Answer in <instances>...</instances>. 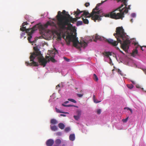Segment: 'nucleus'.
<instances>
[{
  "mask_svg": "<svg viewBox=\"0 0 146 146\" xmlns=\"http://www.w3.org/2000/svg\"><path fill=\"white\" fill-rule=\"evenodd\" d=\"M116 32V33H114L113 35L117 38V41L110 38L107 39L106 41L109 44L113 46H116L115 48L117 50H118L121 53L123 54L119 47L116 46L118 43H119L121 44V48L126 52L129 48L130 41L129 40L128 36L124 32V30L122 27H117Z\"/></svg>",
  "mask_w": 146,
  "mask_h": 146,
  "instance_id": "f257e3e1",
  "label": "nucleus"
},
{
  "mask_svg": "<svg viewBox=\"0 0 146 146\" xmlns=\"http://www.w3.org/2000/svg\"><path fill=\"white\" fill-rule=\"evenodd\" d=\"M67 15V17L63 15L60 11H59L58 13L56 16L57 23L60 29L64 30L66 28L67 25H68L72 27V25L70 23H74L78 19L80 18L77 17H76V18H73L70 15L68 14Z\"/></svg>",
  "mask_w": 146,
  "mask_h": 146,
  "instance_id": "f03ea898",
  "label": "nucleus"
},
{
  "mask_svg": "<svg viewBox=\"0 0 146 146\" xmlns=\"http://www.w3.org/2000/svg\"><path fill=\"white\" fill-rule=\"evenodd\" d=\"M118 2H123L121 5L117 9L111 12L110 14L107 15L108 17L115 19H122L124 17V13H127L128 10L126 7L127 5V0H118Z\"/></svg>",
  "mask_w": 146,
  "mask_h": 146,
  "instance_id": "7ed1b4c3",
  "label": "nucleus"
},
{
  "mask_svg": "<svg viewBox=\"0 0 146 146\" xmlns=\"http://www.w3.org/2000/svg\"><path fill=\"white\" fill-rule=\"evenodd\" d=\"M108 0H105L104 1H102L101 3L97 4L95 8L93 9L92 12L88 16H87L86 18H91V19L94 20V22H96L97 20L99 21L101 20L102 16L100 15V10H99L98 7L101 5L104 2Z\"/></svg>",
  "mask_w": 146,
  "mask_h": 146,
  "instance_id": "20e7f679",
  "label": "nucleus"
},
{
  "mask_svg": "<svg viewBox=\"0 0 146 146\" xmlns=\"http://www.w3.org/2000/svg\"><path fill=\"white\" fill-rule=\"evenodd\" d=\"M33 48L35 52L32 54L30 57V61L32 62L30 63L29 62H26L25 64L27 66H38V63L35 62L34 60L36 57L42 54L37 47H34Z\"/></svg>",
  "mask_w": 146,
  "mask_h": 146,
  "instance_id": "39448f33",
  "label": "nucleus"
},
{
  "mask_svg": "<svg viewBox=\"0 0 146 146\" xmlns=\"http://www.w3.org/2000/svg\"><path fill=\"white\" fill-rule=\"evenodd\" d=\"M28 23L27 22H24L22 24V27L20 28V30L23 31H26V33H28V35L29 36L28 37V40L30 43H33L34 42H31L30 40L32 38V35L34 33V31L37 30V28L36 26L33 27L32 29H26V27H25V25H27Z\"/></svg>",
  "mask_w": 146,
  "mask_h": 146,
  "instance_id": "423d86ee",
  "label": "nucleus"
},
{
  "mask_svg": "<svg viewBox=\"0 0 146 146\" xmlns=\"http://www.w3.org/2000/svg\"><path fill=\"white\" fill-rule=\"evenodd\" d=\"M76 33L75 32L74 34V35L72 33L70 35L68 34L66 36V41L67 42V44L68 45H70L71 42L72 41L73 43L74 46H77V44L79 43L77 37H76Z\"/></svg>",
  "mask_w": 146,
  "mask_h": 146,
  "instance_id": "0eeeda50",
  "label": "nucleus"
},
{
  "mask_svg": "<svg viewBox=\"0 0 146 146\" xmlns=\"http://www.w3.org/2000/svg\"><path fill=\"white\" fill-rule=\"evenodd\" d=\"M36 57L38 59V62L40 63V64L43 67H45L47 62L46 59L44 58L42 54L37 56Z\"/></svg>",
  "mask_w": 146,
  "mask_h": 146,
  "instance_id": "6e6552de",
  "label": "nucleus"
},
{
  "mask_svg": "<svg viewBox=\"0 0 146 146\" xmlns=\"http://www.w3.org/2000/svg\"><path fill=\"white\" fill-rule=\"evenodd\" d=\"M82 12L83 13L81 17L84 16V17H86V16L87 15L89 14V12L86 11H80L78 9H77L76 11H74V15H76V17H77V16Z\"/></svg>",
  "mask_w": 146,
  "mask_h": 146,
  "instance_id": "1a4fd4ad",
  "label": "nucleus"
},
{
  "mask_svg": "<svg viewBox=\"0 0 146 146\" xmlns=\"http://www.w3.org/2000/svg\"><path fill=\"white\" fill-rule=\"evenodd\" d=\"M48 25H50L54 27L56 26V24L54 22L48 21L44 25V27L42 26H41V29L43 31L44 30L45 28H47Z\"/></svg>",
  "mask_w": 146,
  "mask_h": 146,
  "instance_id": "9d476101",
  "label": "nucleus"
},
{
  "mask_svg": "<svg viewBox=\"0 0 146 146\" xmlns=\"http://www.w3.org/2000/svg\"><path fill=\"white\" fill-rule=\"evenodd\" d=\"M135 49L133 50L132 54L131 55L133 56H135L138 53V51L137 50V48L139 47V45L137 43H135Z\"/></svg>",
  "mask_w": 146,
  "mask_h": 146,
  "instance_id": "9b49d317",
  "label": "nucleus"
},
{
  "mask_svg": "<svg viewBox=\"0 0 146 146\" xmlns=\"http://www.w3.org/2000/svg\"><path fill=\"white\" fill-rule=\"evenodd\" d=\"M54 143V141L52 139H49L46 142V144L47 146H52Z\"/></svg>",
  "mask_w": 146,
  "mask_h": 146,
  "instance_id": "f8f14e48",
  "label": "nucleus"
},
{
  "mask_svg": "<svg viewBox=\"0 0 146 146\" xmlns=\"http://www.w3.org/2000/svg\"><path fill=\"white\" fill-rule=\"evenodd\" d=\"M95 38L94 39V41L95 42H96L97 40H102L103 39V37H101L97 34H96L95 36Z\"/></svg>",
  "mask_w": 146,
  "mask_h": 146,
  "instance_id": "ddd939ff",
  "label": "nucleus"
},
{
  "mask_svg": "<svg viewBox=\"0 0 146 146\" xmlns=\"http://www.w3.org/2000/svg\"><path fill=\"white\" fill-rule=\"evenodd\" d=\"M69 139L71 141H73L75 140V136L74 134H71L69 136Z\"/></svg>",
  "mask_w": 146,
  "mask_h": 146,
  "instance_id": "4468645a",
  "label": "nucleus"
},
{
  "mask_svg": "<svg viewBox=\"0 0 146 146\" xmlns=\"http://www.w3.org/2000/svg\"><path fill=\"white\" fill-rule=\"evenodd\" d=\"M58 121L54 119H52L50 120V123L53 124H56L58 123Z\"/></svg>",
  "mask_w": 146,
  "mask_h": 146,
  "instance_id": "2eb2a0df",
  "label": "nucleus"
},
{
  "mask_svg": "<svg viewBox=\"0 0 146 146\" xmlns=\"http://www.w3.org/2000/svg\"><path fill=\"white\" fill-rule=\"evenodd\" d=\"M58 126L59 128L61 129H63L65 127L64 125L62 123H59Z\"/></svg>",
  "mask_w": 146,
  "mask_h": 146,
  "instance_id": "dca6fc26",
  "label": "nucleus"
},
{
  "mask_svg": "<svg viewBox=\"0 0 146 146\" xmlns=\"http://www.w3.org/2000/svg\"><path fill=\"white\" fill-rule=\"evenodd\" d=\"M50 128L53 131H55L58 129V128L57 127L55 126L54 125L53 126H50Z\"/></svg>",
  "mask_w": 146,
  "mask_h": 146,
  "instance_id": "f3484780",
  "label": "nucleus"
},
{
  "mask_svg": "<svg viewBox=\"0 0 146 146\" xmlns=\"http://www.w3.org/2000/svg\"><path fill=\"white\" fill-rule=\"evenodd\" d=\"M103 54L107 56L108 57L110 55H111V53L110 52H106L103 53Z\"/></svg>",
  "mask_w": 146,
  "mask_h": 146,
  "instance_id": "a211bd4d",
  "label": "nucleus"
},
{
  "mask_svg": "<svg viewBox=\"0 0 146 146\" xmlns=\"http://www.w3.org/2000/svg\"><path fill=\"white\" fill-rule=\"evenodd\" d=\"M82 19L84 23L85 24H88V23L89 21L87 19H86V18L84 19V18L82 17Z\"/></svg>",
  "mask_w": 146,
  "mask_h": 146,
  "instance_id": "6ab92c4d",
  "label": "nucleus"
},
{
  "mask_svg": "<svg viewBox=\"0 0 146 146\" xmlns=\"http://www.w3.org/2000/svg\"><path fill=\"white\" fill-rule=\"evenodd\" d=\"M55 142L56 145H58L61 143V141L60 139H58L55 141Z\"/></svg>",
  "mask_w": 146,
  "mask_h": 146,
  "instance_id": "aec40b11",
  "label": "nucleus"
},
{
  "mask_svg": "<svg viewBox=\"0 0 146 146\" xmlns=\"http://www.w3.org/2000/svg\"><path fill=\"white\" fill-rule=\"evenodd\" d=\"M55 54H54L51 57L50 56V59L53 62H56V60L54 59V56Z\"/></svg>",
  "mask_w": 146,
  "mask_h": 146,
  "instance_id": "412c9836",
  "label": "nucleus"
},
{
  "mask_svg": "<svg viewBox=\"0 0 146 146\" xmlns=\"http://www.w3.org/2000/svg\"><path fill=\"white\" fill-rule=\"evenodd\" d=\"M81 44L84 46V47H85L87 45V43L84 41L81 42Z\"/></svg>",
  "mask_w": 146,
  "mask_h": 146,
  "instance_id": "4be33fe9",
  "label": "nucleus"
},
{
  "mask_svg": "<svg viewBox=\"0 0 146 146\" xmlns=\"http://www.w3.org/2000/svg\"><path fill=\"white\" fill-rule=\"evenodd\" d=\"M93 79L96 82L98 80V77L95 74H94L93 75Z\"/></svg>",
  "mask_w": 146,
  "mask_h": 146,
  "instance_id": "5701e85b",
  "label": "nucleus"
},
{
  "mask_svg": "<svg viewBox=\"0 0 146 146\" xmlns=\"http://www.w3.org/2000/svg\"><path fill=\"white\" fill-rule=\"evenodd\" d=\"M56 112L58 113H68V112H63L61 111H60L59 109L57 108H56Z\"/></svg>",
  "mask_w": 146,
  "mask_h": 146,
  "instance_id": "b1692460",
  "label": "nucleus"
},
{
  "mask_svg": "<svg viewBox=\"0 0 146 146\" xmlns=\"http://www.w3.org/2000/svg\"><path fill=\"white\" fill-rule=\"evenodd\" d=\"M83 22L82 21H79L77 22L76 26H79V25H81L82 24Z\"/></svg>",
  "mask_w": 146,
  "mask_h": 146,
  "instance_id": "393cba45",
  "label": "nucleus"
},
{
  "mask_svg": "<svg viewBox=\"0 0 146 146\" xmlns=\"http://www.w3.org/2000/svg\"><path fill=\"white\" fill-rule=\"evenodd\" d=\"M127 86L129 89H132L133 87V86L132 84H127Z\"/></svg>",
  "mask_w": 146,
  "mask_h": 146,
  "instance_id": "a878e982",
  "label": "nucleus"
},
{
  "mask_svg": "<svg viewBox=\"0 0 146 146\" xmlns=\"http://www.w3.org/2000/svg\"><path fill=\"white\" fill-rule=\"evenodd\" d=\"M57 39L58 40H60L61 39V37L60 34H58L57 35Z\"/></svg>",
  "mask_w": 146,
  "mask_h": 146,
  "instance_id": "bb28decb",
  "label": "nucleus"
},
{
  "mask_svg": "<svg viewBox=\"0 0 146 146\" xmlns=\"http://www.w3.org/2000/svg\"><path fill=\"white\" fill-rule=\"evenodd\" d=\"M68 100L74 103H76V100L72 99L69 98L68 99Z\"/></svg>",
  "mask_w": 146,
  "mask_h": 146,
  "instance_id": "cd10ccee",
  "label": "nucleus"
},
{
  "mask_svg": "<svg viewBox=\"0 0 146 146\" xmlns=\"http://www.w3.org/2000/svg\"><path fill=\"white\" fill-rule=\"evenodd\" d=\"M77 115L79 117H80L81 115V111L80 110H78L76 112Z\"/></svg>",
  "mask_w": 146,
  "mask_h": 146,
  "instance_id": "c85d7f7f",
  "label": "nucleus"
},
{
  "mask_svg": "<svg viewBox=\"0 0 146 146\" xmlns=\"http://www.w3.org/2000/svg\"><path fill=\"white\" fill-rule=\"evenodd\" d=\"M67 27H66V28L64 29V30H70L71 29V27H70V26H69L68 25H67Z\"/></svg>",
  "mask_w": 146,
  "mask_h": 146,
  "instance_id": "c756f323",
  "label": "nucleus"
},
{
  "mask_svg": "<svg viewBox=\"0 0 146 146\" xmlns=\"http://www.w3.org/2000/svg\"><path fill=\"white\" fill-rule=\"evenodd\" d=\"M74 117L76 120H78L79 119L80 117L78 115H74Z\"/></svg>",
  "mask_w": 146,
  "mask_h": 146,
  "instance_id": "7c9ffc66",
  "label": "nucleus"
},
{
  "mask_svg": "<svg viewBox=\"0 0 146 146\" xmlns=\"http://www.w3.org/2000/svg\"><path fill=\"white\" fill-rule=\"evenodd\" d=\"M94 102L96 103H98L99 102H101V101H98L97 99H94Z\"/></svg>",
  "mask_w": 146,
  "mask_h": 146,
  "instance_id": "2f4dec72",
  "label": "nucleus"
},
{
  "mask_svg": "<svg viewBox=\"0 0 146 146\" xmlns=\"http://www.w3.org/2000/svg\"><path fill=\"white\" fill-rule=\"evenodd\" d=\"M70 130V129L69 127H67L65 128L64 130L66 132L69 131Z\"/></svg>",
  "mask_w": 146,
  "mask_h": 146,
  "instance_id": "473e14b6",
  "label": "nucleus"
},
{
  "mask_svg": "<svg viewBox=\"0 0 146 146\" xmlns=\"http://www.w3.org/2000/svg\"><path fill=\"white\" fill-rule=\"evenodd\" d=\"M101 112V110L100 109H99L97 110V113L98 114H100Z\"/></svg>",
  "mask_w": 146,
  "mask_h": 146,
  "instance_id": "72a5a7b5",
  "label": "nucleus"
},
{
  "mask_svg": "<svg viewBox=\"0 0 146 146\" xmlns=\"http://www.w3.org/2000/svg\"><path fill=\"white\" fill-rule=\"evenodd\" d=\"M129 117H128L126 118L125 119H122L123 121L125 123L128 120V119Z\"/></svg>",
  "mask_w": 146,
  "mask_h": 146,
  "instance_id": "f704fd0d",
  "label": "nucleus"
},
{
  "mask_svg": "<svg viewBox=\"0 0 146 146\" xmlns=\"http://www.w3.org/2000/svg\"><path fill=\"white\" fill-rule=\"evenodd\" d=\"M62 13L64 15H65L66 16H67V15L68 14H66V11H65L64 10H63L62 13H61L62 14Z\"/></svg>",
  "mask_w": 146,
  "mask_h": 146,
  "instance_id": "c9c22d12",
  "label": "nucleus"
},
{
  "mask_svg": "<svg viewBox=\"0 0 146 146\" xmlns=\"http://www.w3.org/2000/svg\"><path fill=\"white\" fill-rule=\"evenodd\" d=\"M25 35V32H22L21 33V37L22 38V37H24V36Z\"/></svg>",
  "mask_w": 146,
  "mask_h": 146,
  "instance_id": "e433bc0d",
  "label": "nucleus"
},
{
  "mask_svg": "<svg viewBox=\"0 0 146 146\" xmlns=\"http://www.w3.org/2000/svg\"><path fill=\"white\" fill-rule=\"evenodd\" d=\"M77 95L78 96V97H79V98H80V97H82L83 96V94H77Z\"/></svg>",
  "mask_w": 146,
  "mask_h": 146,
  "instance_id": "4c0bfd02",
  "label": "nucleus"
},
{
  "mask_svg": "<svg viewBox=\"0 0 146 146\" xmlns=\"http://www.w3.org/2000/svg\"><path fill=\"white\" fill-rule=\"evenodd\" d=\"M90 5V3H86L85 4V6L87 7Z\"/></svg>",
  "mask_w": 146,
  "mask_h": 146,
  "instance_id": "58836bf2",
  "label": "nucleus"
},
{
  "mask_svg": "<svg viewBox=\"0 0 146 146\" xmlns=\"http://www.w3.org/2000/svg\"><path fill=\"white\" fill-rule=\"evenodd\" d=\"M131 16L133 17H135L136 16V15L135 13H132L131 15Z\"/></svg>",
  "mask_w": 146,
  "mask_h": 146,
  "instance_id": "ea45409f",
  "label": "nucleus"
},
{
  "mask_svg": "<svg viewBox=\"0 0 146 146\" xmlns=\"http://www.w3.org/2000/svg\"><path fill=\"white\" fill-rule=\"evenodd\" d=\"M64 59L67 62H69L70 60L65 57H64Z\"/></svg>",
  "mask_w": 146,
  "mask_h": 146,
  "instance_id": "a19ab883",
  "label": "nucleus"
},
{
  "mask_svg": "<svg viewBox=\"0 0 146 146\" xmlns=\"http://www.w3.org/2000/svg\"><path fill=\"white\" fill-rule=\"evenodd\" d=\"M67 107H74V106L75 107V106H74V105H71V104L67 105Z\"/></svg>",
  "mask_w": 146,
  "mask_h": 146,
  "instance_id": "79ce46f5",
  "label": "nucleus"
},
{
  "mask_svg": "<svg viewBox=\"0 0 146 146\" xmlns=\"http://www.w3.org/2000/svg\"><path fill=\"white\" fill-rule=\"evenodd\" d=\"M124 109H127V110H129L130 108L128 107H125L124 108Z\"/></svg>",
  "mask_w": 146,
  "mask_h": 146,
  "instance_id": "37998d69",
  "label": "nucleus"
},
{
  "mask_svg": "<svg viewBox=\"0 0 146 146\" xmlns=\"http://www.w3.org/2000/svg\"><path fill=\"white\" fill-rule=\"evenodd\" d=\"M129 110L131 112V113H133V110H132L130 108V109H129Z\"/></svg>",
  "mask_w": 146,
  "mask_h": 146,
  "instance_id": "c03bdc74",
  "label": "nucleus"
},
{
  "mask_svg": "<svg viewBox=\"0 0 146 146\" xmlns=\"http://www.w3.org/2000/svg\"><path fill=\"white\" fill-rule=\"evenodd\" d=\"M64 104V103L62 104V105L64 107H67V105H65Z\"/></svg>",
  "mask_w": 146,
  "mask_h": 146,
  "instance_id": "a18cd8bd",
  "label": "nucleus"
},
{
  "mask_svg": "<svg viewBox=\"0 0 146 146\" xmlns=\"http://www.w3.org/2000/svg\"><path fill=\"white\" fill-rule=\"evenodd\" d=\"M60 115L61 116H63V117H65L66 116V115H65L63 114H61Z\"/></svg>",
  "mask_w": 146,
  "mask_h": 146,
  "instance_id": "49530a36",
  "label": "nucleus"
},
{
  "mask_svg": "<svg viewBox=\"0 0 146 146\" xmlns=\"http://www.w3.org/2000/svg\"><path fill=\"white\" fill-rule=\"evenodd\" d=\"M143 70L144 72L146 74V69H143Z\"/></svg>",
  "mask_w": 146,
  "mask_h": 146,
  "instance_id": "de8ad7c7",
  "label": "nucleus"
},
{
  "mask_svg": "<svg viewBox=\"0 0 146 146\" xmlns=\"http://www.w3.org/2000/svg\"><path fill=\"white\" fill-rule=\"evenodd\" d=\"M57 134L58 135H60L61 134V133L60 132H58L57 133Z\"/></svg>",
  "mask_w": 146,
  "mask_h": 146,
  "instance_id": "09e8293b",
  "label": "nucleus"
},
{
  "mask_svg": "<svg viewBox=\"0 0 146 146\" xmlns=\"http://www.w3.org/2000/svg\"><path fill=\"white\" fill-rule=\"evenodd\" d=\"M130 5H129L128 7H127V9H130Z\"/></svg>",
  "mask_w": 146,
  "mask_h": 146,
  "instance_id": "8fccbe9b",
  "label": "nucleus"
},
{
  "mask_svg": "<svg viewBox=\"0 0 146 146\" xmlns=\"http://www.w3.org/2000/svg\"><path fill=\"white\" fill-rule=\"evenodd\" d=\"M69 102L68 101H66V102H64V104H66L67 103H68Z\"/></svg>",
  "mask_w": 146,
  "mask_h": 146,
  "instance_id": "3c124183",
  "label": "nucleus"
},
{
  "mask_svg": "<svg viewBox=\"0 0 146 146\" xmlns=\"http://www.w3.org/2000/svg\"><path fill=\"white\" fill-rule=\"evenodd\" d=\"M60 87V85H59V84H58L57 86H56V89H57V87Z\"/></svg>",
  "mask_w": 146,
  "mask_h": 146,
  "instance_id": "603ef678",
  "label": "nucleus"
},
{
  "mask_svg": "<svg viewBox=\"0 0 146 146\" xmlns=\"http://www.w3.org/2000/svg\"><path fill=\"white\" fill-rule=\"evenodd\" d=\"M118 72L121 75H122V74H121V71L120 70H119V71H118Z\"/></svg>",
  "mask_w": 146,
  "mask_h": 146,
  "instance_id": "864d4df0",
  "label": "nucleus"
},
{
  "mask_svg": "<svg viewBox=\"0 0 146 146\" xmlns=\"http://www.w3.org/2000/svg\"><path fill=\"white\" fill-rule=\"evenodd\" d=\"M93 100H94V99H95V95H93Z\"/></svg>",
  "mask_w": 146,
  "mask_h": 146,
  "instance_id": "5fc2aeb1",
  "label": "nucleus"
},
{
  "mask_svg": "<svg viewBox=\"0 0 146 146\" xmlns=\"http://www.w3.org/2000/svg\"><path fill=\"white\" fill-rule=\"evenodd\" d=\"M130 21L131 22V23H132L133 22V19H131V20H130Z\"/></svg>",
  "mask_w": 146,
  "mask_h": 146,
  "instance_id": "6e6d98bb",
  "label": "nucleus"
},
{
  "mask_svg": "<svg viewBox=\"0 0 146 146\" xmlns=\"http://www.w3.org/2000/svg\"><path fill=\"white\" fill-rule=\"evenodd\" d=\"M140 47H141V49L142 50V51H143L144 50L143 49V48H142V47H141V46H140Z\"/></svg>",
  "mask_w": 146,
  "mask_h": 146,
  "instance_id": "4d7b16f0",
  "label": "nucleus"
},
{
  "mask_svg": "<svg viewBox=\"0 0 146 146\" xmlns=\"http://www.w3.org/2000/svg\"><path fill=\"white\" fill-rule=\"evenodd\" d=\"M46 58H48L49 57L48 56H46Z\"/></svg>",
  "mask_w": 146,
  "mask_h": 146,
  "instance_id": "13d9d810",
  "label": "nucleus"
},
{
  "mask_svg": "<svg viewBox=\"0 0 146 146\" xmlns=\"http://www.w3.org/2000/svg\"><path fill=\"white\" fill-rule=\"evenodd\" d=\"M139 86H137V88H139Z\"/></svg>",
  "mask_w": 146,
  "mask_h": 146,
  "instance_id": "bf43d9fd",
  "label": "nucleus"
},
{
  "mask_svg": "<svg viewBox=\"0 0 146 146\" xmlns=\"http://www.w3.org/2000/svg\"><path fill=\"white\" fill-rule=\"evenodd\" d=\"M143 47H146V46H143Z\"/></svg>",
  "mask_w": 146,
  "mask_h": 146,
  "instance_id": "052dcab7",
  "label": "nucleus"
},
{
  "mask_svg": "<svg viewBox=\"0 0 146 146\" xmlns=\"http://www.w3.org/2000/svg\"><path fill=\"white\" fill-rule=\"evenodd\" d=\"M110 61H111V59H110Z\"/></svg>",
  "mask_w": 146,
  "mask_h": 146,
  "instance_id": "680f3d73",
  "label": "nucleus"
},
{
  "mask_svg": "<svg viewBox=\"0 0 146 146\" xmlns=\"http://www.w3.org/2000/svg\"><path fill=\"white\" fill-rule=\"evenodd\" d=\"M117 0V2H118V0Z\"/></svg>",
  "mask_w": 146,
  "mask_h": 146,
  "instance_id": "e2e57ef3",
  "label": "nucleus"
}]
</instances>
